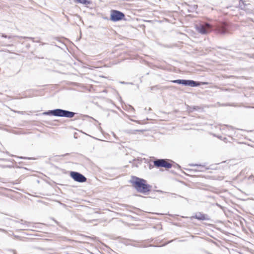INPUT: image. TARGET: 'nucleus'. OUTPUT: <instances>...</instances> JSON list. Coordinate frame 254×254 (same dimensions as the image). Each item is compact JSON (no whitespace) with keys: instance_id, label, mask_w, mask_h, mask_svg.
<instances>
[{"instance_id":"cd10ccee","label":"nucleus","mask_w":254,"mask_h":254,"mask_svg":"<svg viewBox=\"0 0 254 254\" xmlns=\"http://www.w3.org/2000/svg\"><path fill=\"white\" fill-rule=\"evenodd\" d=\"M12 44H11V45H8V46H12Z\"/></svg>"},{"instance_id":"f8f14e48","label":"nucleus","mask_w":254,"mask_h":254,"mask_svg":"<svg viewBox=\"0 0 254 254\" xmlns=\"http://www.w3.org/2000/svg\"><path fill=\"white\" fill-rule=\"evenodd\" d=\"M15 223H19L22 225V228L23 229H26L29 226H30V223L28 222H27L26 221H24L22 219H21L20 220H14V221Z\"/></svg>"},{"instance_id":"dca6fc26","label":"nucleus","mask_w":254,"mask_h":254,"mask_svg":"<svg viewBox=\"0 0 254 254\" xmlns=\"http://www.w3.org/2000/svg\"><path fill=\"white\" fill-rule=\"evenodd\" d=\"M190 111L192 112L193 111H197L199 109H200V108L198 106H193V107H190Z\"/></svg>"},{"instance_id":"f03ea898","label":"nucleus","mask_w":254,"mask_h":254,"mask_svg":"<svg viewBox=\"0 0 254 254\" xmlns=\"http://www.w3.org/2000/svg\"><path fill=\"white\" fill-rule=\"evenodd\" d=\"M43 114L44 115L72 118L74 116L75 113L64 109H56L45 112L43 113Z\"/></svg>"},{"instance_id":"a878e982","label":"nucleus","mask_w":254,"mask_h":254,"mask_svg":"<svg viewBox=\"0 0 254 254\" xmlns=\"http://www.w3.org/2000/svg\"><path fill=\"white\" fill-rule=\"evenodd\" d=\"M150 247H152V246L155 247V246H152V245H150Z\"/></svg>"},{"instance_id":"9d476101","label":"nucleus","mask_w":254,"mask_h":254,"mask_svg":"<svg viewBox=\"0 0 254 254\" xmlns=\"http://www.w3.org/2000/svg\"><path fill=\"white\" fill-rule=\"evenodd\" d=\"M190 165L193 166H197L198 167V168L197 169L191 170V171H193V172H198V171L204 172L205 170L209 169V168L205 167V165H202L200 164H191Z\"/></svg>"},{"instance_id":"393cba45","label":"nucleus","mask_w":254,"mask_h":254,"mask_svg":"<svg viewBox=\"0 0 254 254\" xmlns=\"http://www.w3.org/2000/svg\"><path fill=\"white\" fill-rule=\"evenodd\" d=\"M134 122H137V123H139V121H134Z\"/></svg>"},{"instance_id":"423d86ee","label":"nucleus","mask_w":254,"mask_h":254,"mask_svg":"<svg viewBox=\"0 0 254 254\" xmlns=\"http://www.w3.org/2000/svg\"><path fill=\"white\" fill-rule=\"evenodd\" d=\"M70 176L75 181L79 183H84L87 180L86 178L83 175L77 172H70Z\"/></svg>"},{"instance_id":"b1692460","label":"nucleus","mask_w":254,"mask_h":254,"mask_svg":"<svg viewBox=\"0 0 254 254\" xmlns=\"http://www.w3.org/2000/svg\"><path fill=\"white\" fill-rule=\"evenodd\" d=\"M121 83H122V84H124V83H125V82H121Z\"/></svg>"},{"instance_id":"20e7f679","label":"nucleus","mask_w":254,"mask_h":254,"mask_svg":"<svg viewBox=\"0 0 254 254\" xmlns=\"http://www.w3.org/2000/svg\"><path fill=\"white\" fill-rule=\"evenodd\" d=\"M169 160L165 159H157L153 161L154 165L157 168H165L170 169L172 167L171 163L169 162Z\"/></svg>"},{"instance_id":"39448f33","label":"nucleus","mask_w":254,"mask_h":254,"mask_svg":"<svg viewBox=\"0 0 254 254\" xmlns=\"http://www.w3.org/2000/svg\"><path fill=\"white\" fill-rule=\"evenodd\" d=\"M125 14L119 10H112L111 11L110 20L114 22L119 21L123 19Z\"/></svg>"},{"instance_id":"0eeeda50","label":"nucleus","mask_w":254,"mask_h":254,"mask_svg":"<svg viewBox=\"0 0 254 254\" xmlns=\"http://www.w3.org/2000/svg\"><path fill=\"white\" fill-rule=\"evenodd\" d=\"M216 30L220 34H225L228 31V24L225 22L219 23L216 26Z\"/></svg>"},{"instance_id":"c85d7f7f","label":"nucleus","mask_w":254,"mask_h":254,"mask_svg":"<svg viewBox=\"0 0 254 254\" xmlns=\"http://www.w3.org/2000/svg\"><path fill=\"white\" fill-rule=\"evenodd\" d=\"M21 158H22V157H21ZM23 158H24V159H26V158L24 157Z\"/></svg>"},{"instance_id":"412c9836","label":"nucleus","mask_w":254,"mask_h":254,"mask_svg":"<svg viewBox=\"0 0 254 254\" xmlns=\"http://www.w3.org/2000/svg\"><path fill=\"white\" fill-rule=\"evenodd\" d=\"M252 177H253V176H250L249 177V179H251Z\"/></svg>"},{"instance_id":"9b49d317","label":"nucleus","mask_w":254,"mask_h":254,"mask_svg":"<svg viewBox=\"0 0 254 254\" xmlns=\"http://www.w3.org/2000/svg\"><path fill=\"white\" fill-rule=\"evenodd\" d=\"M1 37H3V38H8V39H11V38H14V37H18V38H21V39H31L33 41V42H35L34 40V38H32V37H25V36H16V35H14V36H7L6 35H5V34H1Z\"/></svg>"},{"instance_id":"f3484780","label":"nucleus","mask_w":254,"mask_h":254,"mask_svg":"<svg viewBox=\"0 0 254 254\" xmlns=\"http://www.w3.org/2000/svg\"><path fill=\"white\" fill-rule=\"evenodd\" d=\"M197 7V5H194L193 6V10L196 9Z\"/></svg>"},{"instance_id":"aec40b11","label":"nucleus","mask_w":254,"mask_h":254,"mask_svg":"<svg viewBox=\"0 0 254 254\" xmlns=\"http://www.w3.org/2000/svg\"><path fill=\"white\" fill-rule=\"evenodd\" d=\"M68 154V153H66V154H65L64 155H63L62 156H66V155H67Z\"/></svg>"},{"instance_id":"6e6552de","label":"nucleus","mask_w":254,"mask_h":254,"mask_svg":"<svg viewBox=\"0 0 254 254\" xmlns=\"http://www.w3.org/2000/svg\"><path fill=\"white\" fill-rule=\"evenodd\" d=\"M191 218H195L198 220H209L210 219L208 215L201 212L196 213L194 216H192Z\"/></svg>"},{"instance_id":"f257e3e1","label":"nucleus","mask_w":254,"mask_h":254,"mask_svg":"<svg viewBox=\"0 0 254 254\" xmlns=\"http://www.w3.org/2000/svg\"><path fill=\"white\" fill-rule=\"evenodd\" d=\"M130 183L139 192L146 193L149 191L151 188V186L146 183L145 180L135 176L132 177Z\"/></svg>"},{"instance_id":"bb28decb","label":"nucleus","mask_w":254,"mask_h":254,"mask_svg":"<svg viewBox=\"0 0 254 254\" xmlns=\"http://www.w3.org/2000/svg\"><path fill=\"white\" fill-rule=\"evenodd\" d=\"M13 254H16L13 251Z\"/></svg>"},{"instance_id":"5701e85b","label":"nucleus","mask_w":254,"mask_h":254,"mask_svg":"<svg viewBox=\"0 0 254 254\" xmlns=\"http://www.w3.org/2000/svg\"><path fill=\"white\" fill-rule=\"evenodd\" d=\"M177 167H179V168H180V167H180V166H179L178 164H177Z\"/></svg>"},{"instance_id":"1a4fd4ad","label":"nucleus","mask_w":254,"mask_h":254,"mask_svg":"<svg viewBox=\"0 0 254 254\" xmlns=\"http://www.w3.org/2000/svg\"><path fill=\"white\" fill-rule=\"evenodd\" d=\"M200 82L198 81H195L192 80L185 79V86H188L190 87H197L200 85Z\"/></svg>"},{"instance_id":"4be33fe9","label":"nucleus","mask_w":254,"mask_h":254,"mask_svg":"<svg viewBox=\"0 0 254 254\" xmlns=\"http://www.w3.org/2000/svg\"><path fill=\"white\" fill-rule=\"evenodd\" d=\"M135 131H141L142 130H136Z\"/></svg>"},{"instance_id":"ddd939ff","label":"nucleus","mask_w":254,"mask_h":254,"mask_svg":"<svg viewBox=\"0 0 254 254\" xmlns=\"http://www.w3.org/2000/svg\"><path fill=\"white\" fill-rule=\"evenodd\" d=\"M247 5V4L246 3L245 1L243 0H239V7L242 10H244L246 9V7Z\"/></svg>"},{"instance_id":"6ab92c4d","label":"nucleus","mask_w":254,"mask_h":254,"mask_svg":"<svg viewBox=\"0 0 254 254\" xmlns=\"http://www.w3.org/2000/svg\"><path fill=\"white\" fill-rule=\"evenodd\" d=\"M65 17L67 18V20L68 21V17H67V15H65Z\"/></svg>"},{"instance_id":"a211bd4d","label":"nucleus","mask_w":254,"mask_h":254,"mask_svg":"<svg viewBox=\"0 0 254 254\" xmlns=\"http://www.w3.org/2000/svg\"><path fill=\"white\" fill-rule=\"evenodd\" d=\"M172 194H173V195H175V196H177V194H175V193H172ZM177 196H179V197H182V196H181V195H177Z\"/></svg>"},{"instance_id":"4468645a","label":"nucleus","mask_w":254,"mask_h":254,"mask_svg":"<svg viewBox=\"0 0 254 254\" xmlns=\"http://www.w3.org/2000/svg\"><path fill=\"white\" fill-rule=\"evenodd\" d=\"M75 1L85 5H88L91 3V1L89 0H75Z\"/></svg>"},{"instance_id":"2eb2a0df","label":"nucleus","mask_w":254,"mask_h":254,"mask_svg":"<svg viewBox=\"0 0 254 254\" xmlns=\"http://www.w3.org/2000/svg\"><path fill=\"white\" fill-rule=\"evenodd\" d=\"M171 82L174 83H177L178 84H182L184 85L185 83V79H176L171 81Z\"/></svg>"},{"instance_id":"7ed1b4c3","label":"nucleus","mask_w":254,"mask_h":254,"mask_svg":"<svg viewBox=\"0 0 254 254\" xmlns=\"http://www.w3.org/2000/svg\"><path fill=\"white\" fill-rule=\"evenodd\" d=\"M195 28L199 33L204 35L211 31L212 27L207 22H202L195 24Z\"/></svg>"}]
</instances>
